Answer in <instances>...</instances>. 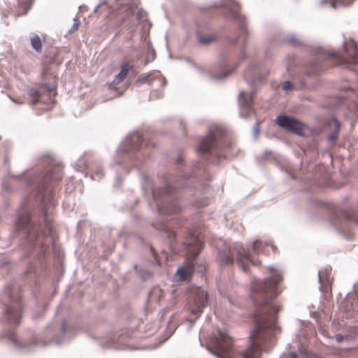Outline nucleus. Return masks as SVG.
Wrapping results in <instances>:
<instances>
[{
    "mask_svg": "<svg viewBox=\"0 0 358 358\" xmlns=\"http://www.w3.org/2000/svg\"><path fill=\"white\" fill-rule=\"evenodd\" d=\"M271 277L252 284L251 297L254 302L252 319L255 329L250 336V346L241 353L243 358H259L262 350L268 351L274 345V332L279 307L273 301L280 292L278 285L282 281L281 274L270 268Z\"/></svg>",
    "mask_w": 358,
    "mask_h": 358,
    "instance_id": "1",
    "label": "nucleus"
},
{
    "mask_svg": "<svg viewBox=\"0 0 358 358\" xmlns=\"http://www.w3.org/2000/svg\"><path fill=\"white\" fill-rule=\"evenodd\" d=\"M267 74L268 73L259 64L254 63L248 66L244 78L252 89L249 94L245 91L239 92L238 103L241 117L248 119L255 115V110L253 107L255 96L258 89L264 84Z\"/></svg>",
    "mask_w": 358,
    "mask_h": 358,
    "instance_id": "2",
    "label": "nucleus"
},
{
    "mask_svg": "<svg viewBox=\"0 0 358 358\" xmlns=\"http://www.w3.org/2000/svg\"><path fill=\"white\" fill-rule=\"evenodd\" d=\"M231 145V140L225 129L217 125H211L208 134L199 140L195 150L201 157H227L222 152Z\"/></svg>",
    "mask_w": 358,
    "mask_h": 358,
    "instance_id": "3",
    "label": "nucleus"
},
{
    "mask_svg": "<svg viewBox=\"0 0 358 358\" xmlns=\"http://www.w3.org/2000/svg\"><path fill=\"white\" fill-rule=\"evenodd\" d=\"M155 148V143L145 138L138 131H134L125 137L116 151L118 157H130L138 152L141 153L142 157H150L149 151Z\"/></svg>",
    "mask_w": 358,
    "mask_h": 358,
    "instance_id": "4",
    "label": "nucleus"
},
{
    "mask_svg": "<svg viewBox=\"0 0 358 358\" xmlns=\"http://www.w3.org/2000/svg\"><path fill=\"white\" fill-rule=\"evenodd\" d=\"M265 246L266 244L262 241H255L252 244V250H249L248 252H243L238 249L233 248L230 249L229 251L221 252L219 255V258L221 263L225 265L232 264L236 258L238 264L246 272L248 270V262L255 266L259 265L260 262L253 258L252 253H259L263 251Z\"/></svg>",
    "mask_w": 358,
    "mask_h": 358,
    "instance_id": "5",
    "label": "nucleus"
},
{
    "mask_svg": "<svg viewBox=\"0 0 358 358\" xmlns=\"http://www.w3.org/2000/svg\"><path fill=\"white\" fill-rule=\"evenodd\" d=\"M213 6L224 17L233 20L237 25L241 35H248L246 17L240 12L241 6L235 0H219L214 2Z\"/></svg>",
    "mask_w": 358,
    "mask_h": 358,
    "instance_id": "6",
    "label": "nucleus"
},
{
    "mask_svg": "<svg viewBox=\"0 0 358 358\" xmlns=\"http://www.w3.org/2000/svg\"><path fill=\"white\" fill-rule=\"evenodd\" d=\"M182 247L190 262L187 266L178 269L176 276L182 281L186 280L194 271L193 259L203 248V243L194 233L189 232L182 242Z\"/></svg>",
    "mask_w": 358,
    "mask_h": 358,
    "instance_id": "7",
    "label": "nucleus"
},
{
    "mask_svg": "<svg viewBox=\"0 0 358 358\" xmlns=\"http://www.w3.org/2000/svg\"><path fill=\"white\" fill-rule=\"evenodd\" d=\"M275 122L279 127L301 137H308L314 134L311 127L293 116L278 115L275 119Z\"/></svg>",
    "mask_w": 358,
    "mask_h": 358,
    "instance_id": "8",
    "label": "nucleus"
},
{
    "mask_svg": "<svg viewBox=\"0 0 358 358\" xmlns=\"http://www.w3.org/2000/svg\"><path fill=\"white\" fill-rule=\"evenodd\" d=\"M233 343L232 338L227 332L219 330L210 350L219 358H232Z\"/></svg>",
    "mask_w": 358,
    "mask_h": 358,
    "instance_id": "9",
    "label": "nucleus"
},
{
    "mask_svg": "<svg viewBox=\"0 0 358 358\" xmlns=\"http://www.w3.org/2000/svg\"><path fill=\"white\" fill-rule=\"evenodd\" d=\"M208 303V295L204 290L196 288L187 303V308L194 315L199 316L203 312Z\"/></svg>",
    "mask_w": 358,
    "mask_h": 358,
    "instance_id": "10",
    "label": "nucleus"
},
{
    "mask_svg": "<svg viewBox=\"0 0 358 358\" xmlns=\"http://www.w3.org/2000/svg\"><path fill=\"white\" fill-rule=\"evenodd\" d=\"M233 70L229 66L224 57L214 64L208 71L209 78L214 81H221L231 74Z\"/></svg>",
    "mask_w": 358,
    "mask_h": 358,
    "instance_id": "11",
    "label": "nucleus"
},
{
    "mask_svg": "<svg viewBox=\"0 0 358 358\" xmlns=\"http://www.w3.org/2000/svg\"><path fill=\"white\" fill-rule=\"evenodd\" d=\"M271 43L273 45L287 43L295 48L302 47L303 45V42L298 38L294 34H276L272 38Z\"/></svg>",
    "mask_w": 358,
    "mask_h": 358,
    "instance_id": "12",
    "label": "nucleus"
},
{
    "mask_svg": "<svg viewBox=\"0 0 358 358\" xmlns=\"http://www.w3.org/2000/svg\"><path fill=\"white\" fill-rule=\"evenodd\" d=\"M22 309L21 299L20 297L13 299L11 304L6 309V315L11 324H18L20 323Z\"/></svg>",
    "mask_w": 358,
    "mask_h": 358,
    "instance_id": "13",
    "label": "nucleus"
},
{
    "mask_svg": "<svg viewBox=\"0 0 358 358\" xmlns=\"http://www.w3.org/2000/svg\"><path fill=\"white\" fill-rule=\"evenodd\" d=\"M34 227V224L31 222L30 216L28 214L20 216L16 224L17 230H27L29 236H36V238H37L40 234L38 232H36Z\"/></svg>",
    "mask_w": 358,
    "mask_h": 358,
    "instance_id": "14",
    "label": "nucleus"
},
{
    "mask_svg": "<svg viewBox=\"0 0 358 358\" xmlns=\"http://www.w3.org/2000/svg\"><path fill=\"white\" fill-rule=\"evenodd\" d=\"M155 79L161 81V86L164 87L167 84V81L162 75L159 74V71H151L150 73H143L139 76L137 83L139 84H144L150 83Z\"/></svg>",
    "mask_w": 358,
    "mask_h": 358,
    "instance_id": "15",
    "label": "nucleus"
},
{
    "mask_svg": "<svg viewBox=\"0 0 358 358\" xmlns=\"http://www.w3.org/2000/svg\"><path fill=\"white\" fill-rule=\"evenodd\" d=\"M327 124L330 127L333 125L334 130L331 134L327 136V138L329 141L334 143L337 141L338 134L341 131V123L335 116H332L331 120L328 122Z\"/></svg>",
    "mask_w": 358,
    "mask_h": 358,
    "instance_id": "16",
    "label": "nucleus"
},
{
    "mask_svg": "<svg viewBox=\"0 0 358 358\" xmlns=\"http://www.w3.org/2000/svg\"><path fill=\"white\" fill-rule=\"evenodd\" d=\"M131 66L127 62H123L120 64V71L115 76L111 85L119 84L122 82L127 76Z\"/></svg>",
    "mask_w": 358,
    "mask_h": 358,
    "instance_id": "17",
    "label": "nucleus"
},
{
    "mask_svg": "<svg viewBox=\"0 0 358 358\" xmlns=\"http://www.w3.org/2000/svg\"><path fill=\"white\" fill-rule=\"evenodd\" d=\"M195 35L199 44L208 45L216 41V37L212 35H203L199 30H196Z\"/></svg>",
    "mask_w": 358,
    "mask_h": 358,
    "instance_id": "18",
    "label": "nucleus"
},
{
    "mask_svg": "<svg viewBox=\"0 0 358 358\" xmlns=\"http://www.w3.org/2000/svg\"><path fill=\"white\" fill-rule=\"evenodd\" d=\"M17 16L26 15L31 8V0H17Z\"/></svg>",
    "mask_w": 358,
    "mask_h": 358,
    "instance_id": "19",
    "label": "nucleus"
},
{
    "mask_svg": "<svg viewBox=\"0 0 358 358\" xmlns=\"http://www.w3.org/2000/svg\"><path fill=\"white\" fill-rule=\"evenodd\" d=\"M331 268L327 267L319 272V279L322 284H329L331 286L332 280L331 279Z\"/></svg>",
    "mask_w": 358,
    "mask_h": 358,
    "instance_id": "20",
    "label": "nucleus"
},
{
    "mask_svg": "<svg viewBox=\"0 0 358 358\" xmlns=\"http://www.w3.org/2000/svg\"><path fill=\"white\" fill-rule=\"evenodd\" d=\"M30 42L32 48L37 53L42 52V41L38 34H32L30 36Z\"/></svg>",
    "mask_w": 358,
    "mask_h": 358,
    "instance_id": "21",
    "label": "nucleus"
},
{
    "mask_svg": "<svg viewBox=\"0 0 358 358\" xmlns=\"http://www.w3.org/2000/svg\"><path fill=\"white\" fill-rule=\"evenodd\" d=\"M115 3L123 4L121 0H101V2L94 8V13H99V8L102 6H106L108 8H113L114 4Z\"/></svg>",
    "mask_w": 358,
    "mask_h": 358,
    "instance_id": "22",
    "label": "nucleus"
},
{
    "mask_svg": "<svg viewBox=\"0 0 358 358\" xmlns=\"http://www.w3.org/2000/svg\"><path fill=\"white\" fill-rule=\"evenodd\" d=\"M29 95L31 98V102L33 105L37 104L40 100L41 92L35 88H31L29 90Z\"/></svg>",
    "mask_w": 358,
    "mask_h": 358,
    "instance_id": "23",
    "label": "nucleus"
},
{
    "mask_svg": "<svg viewBox=\"0 0 358 358\" xmlns=\"http://www.w3.org/2000/svg\"><path fill=\"white\" fill-rule=\"evenodd\" d=\"M355 0H339L338 1H332L331 6L334 8H338V5L341 6H350L352 5Z\"/></svg>",
    "mask_w": 358,
    "mask_h": 358,
    "instance_id": "24",
    "label": "nucleus"
},
{
    "mask_svg": "<svg viewBox=\"0 0 358 358\" xmlns=\"http://www.w3.org/2000/svg\"><path fill=\"white\" fill-rule=\"evenodd\" d=\"M282 89L284 91H292L296 90V85L294 84L292 81L287 80L282 83Z\"/></svg>",
    "mask_w": 358,
    "mask_h": 358,
    "instance_id": "25",
    "label": "nucleus"
},
{
    "mask_svg": "<svg viewBox=\"0 0 358 358\" xmlns=\"http://www.w3.org/2000/svg\"><path fill=\"white\" fill-rule=\"evenodd\" d=\"M156 57V52L155 50H154V48H151L150 50H149L146 54V58H145V64H148V63L152 62L155 60Z\"/></svg>",
    "mask_w": 358,
    "mask_h": 358,
    "instance_id": "26",
    "label": "nucleus"
},
{
    "mask_svg": "<svg viewBox=\"0 0 358 358\" xmlns=\"http://www.w3.org/2000/svg\"><path fill=\"white\" fill-rule=\"evenodd\" d=\"M163 231L166 234V236L168 239H170L171 243L172 242V239L176 238V232L173 230L169 229L167 226H164Z\"/></svg>",
    "mask_w": 358,
    "mask_h": 358,
    "instance_id": "27",
    "label": "nucleus"
},
{
    "mask_svg": "<svg viewBox=\"0 0 358 358\" xmlns=\"http://www.w3.org/2000/svg\"><path fill=\"white\" fill-rule=\"evenodd\" d=\"M163 95H164V92L162 90H154L150 93V99L151 100L154 98L155 99H160L163 96Z\"/></svg>",
    "mask_w": 358,
    "mask_h": 358,
    "instance_id": "28",
    "label": "nucleus"
},
{
    "mask_svg": "<svg viewBox=\"0 0 358 358\" xmlns=\"http://www.w3.org/2000/svg\"><path fill=\"white\" fill-rule=\"evenodd\" d=\"M146 12L143 9L140 8L137 11V13L136 15V19L138 22H142L144 20V17L146 16Z\"/></svg>",
    "mask_w": 358,
    "mask_h": 358,
    "instance_id": "29",
    "label": "nucleus"
},
{
    "mask_svg": "<svg viewBox=\"0 0 358 358\" xmlns=\"http://www.w3.org/2000/svg\"><path fill=\"white\" fill-rule=\"evenodd\" d=\"M210 199L209 198H205L202 199L201 202L199 201H196L194 205L196 208H201L208 206L210 203Z\"/></svg>",
    "mask_w": 358,
    "mask_h": 358,
    "instance_id": "30",
    "label": "nucleus"
},
{
    "mask_svg": "<svg viewBox=\"0 0 358 358\" xmlns=\"http://www.w3.org/2000/svg\"><path fill=\"white\" fill-rule=\"evenodd\" d=\"M12 142L10 140H5L3 143L2 146L5 152V155H7V152L9 151V150L12 148ZM6 157V156H4Z\"/></svg>",
    "mask_w": 358,
    "mask_h": 358,
    "instance_id": "31",
    "label": "nucleus"
},
{
    "mask_svg": "<svg viewBox=\"0 0 358 358\" xmlns=\"http://www.w3.org/2000/svg\"><path fill=\"white\" fill-rule=\"evenodd\" d=\"M295 85L296 90H303L307 88V83L304 79L299 80V82Z\"/></svg>",
    "mask_w": 358,
    "mask_h": 358,
    "instance_id": "32",
    "label": "nucleus"
},
{
    "mask_svg": "<svg viewBox=\"0 0 358 358\" xmlns=\"http://www.w3.org/2000/svg\"><path fill=\"white\" fill-rule=\"evenodd\" d=\"M80 24V20L78 18H73V24L69 29V33H73L78 29V27Z\"/></svg>",
    "mask_w": 358,
    "mask_h": 358,
    "instance_id": "33",
    "label": "nucleus"
},
{
    "mask_svg": "<svg viewBox=\"0 0 358 358\" xmlns=\"http://www.w3.org/2000/svg\"><path fill=\"white\" fill-rule=\"evenodd\" d=\"M259 131H260V126H259V124L257 122L255 126H254V128H253V134L255 136V138L257 137V136L259 135Z\"/></svg>",
    "mask_w": 358,
    "mask_h": 358,
    "instance_id": "34",
    "label": "nucleus"
},
{
    "mask_svg": "<svg viewBox=\"0 0 358 358\" xmlns=\"http://www.w3.org/2000/svg\"><path fill=\"white\" fill-rule=\"evenodd\" d=\"M43 86H44L45 90L47 92H52V91H53V90L55 89V87H56V86H55V85H50V84H48V83H45V84L43 85Z\"/></svg>",
    "mask_w": 358,
    "mask_h": 358,
    "instance_id": "35",
    "label": "nucleus"
},
{
    "mask_svg": "<svg viewBox=\"0 0 358 358\" xmlns=\"http://www.w3.org/2000/svg\"><path fill=\"white\" fill-rule=\"evenodd\" d=\"M180 210V208L178 206H174L171 209L167 211V213H177Z\"/></svg>",
    "mask_w": 358,
    "mask_h": 358,
    "instance_id": "36",
    "label": "nucleus"
},
{
    "mask_svg": "<svg viewBox=\"0 0 358 358\" xmlns=\"http://www.w3.org/2000/svg\"><path fill=\"white\" fill-rule=\"evenodd\" d=\"M241 61H243L245 59H246L247 58V54H246V51L244 48H243L241 51Z\"/></svg>",
    "mask_w": 358,
    "mask_h": 358,
    "instance_id": "37",
    "label": "nucleus"
},
{
    "mask_svg": "<svg viewBox=\"0 0 358 358\" xmlns=\"http://www.w3.org/2000/svg\"><path fill=\"white\" fill-rule=\"evenodd\" d=\"M192 66L201 72L203 71V69L201 66H199L198 64H196L195 62H192Z\"/></svg>",
    "mask_w": 358,
    "mask_h": 358,
    "instance_id": "38",
    "label": "nucleus"
},
{
    "mask_svg": "<svg viewBox=\"0 0 358 358\" xmlns=\"http://www.w3.org/2000/svg\"><path fill=\"white\" fill-rule=\"evenodd\" d=\"M271 153H272V152H271V151L266 150V151L264 152V155H263L262 157H268L269 155H271Z\"/></svg>",
    "mask_w": 358,
    "mask_h": 358,
    "instance_id": "39",
    "label": "nucleus"
},
{
    "mask_svg": "<svg viewBox=\"0 0 358 358\" xmlns=\"http://www.w3.org/2000/svg\"><path fill=\"white\" fill-rule=\"evenodd\" d=\"M153 255H154V257H155V260H156L157 264L159 266H160V265H161V263H160V262L158 260V259H157V256H156V253H155L154 251H153Z\"/></svg>",
    "mask_w": 358,
    "mask_h": 358,
    "instance_id": "40",
    "label": "nucleus"
},
{
    "mask_svg": "<svg viewBox=\"0 0 358 358\" xmlns=\"http://www.w3.org/2000/svg\"><path fill=\"white\" fill-rule=\"evenodd\" d=\"M11 99H12V101H13V102H15V103H17V104H22V101H17V100H16L15 99H13V98H12Z\"/></svg>",
    "mask_w": 358,
    "mask_h": 358,
    "instance_id": "41",
    "label": "nucleus"
},
{
    "mask_svg": "<svg viewBox=\"0 0 358 358\" xmlns=\"http://www.w3.org/2000/svg\"><path fill=\"white\" fill-rule=\"evenodd\" d=\"M350 219L355 220L358 224V215H355L352 217H350Z\"/></svg>",
    "mask_w": 358,
    "mask_h": 358,
    "instance_id": "42",
    "label": "nucleus"
},
{
    "mask_svg": "<svg viewBox=\"0 0 358 358\" xmlns=\"http://www.w3.org/2000/svg\"><path fill=\"white\" fill-rule=\"evenodd\" d=\"M290 358H297V355L294 352L290 353Z\"/></svg>",
    "mask_w": 358,
    "mask_h": 358,
    "instance_id": "43",
    "label": "nucleus"
},
{
    "mask_svg": "<svg viewBox=\"0 0 358 358\" xmlns=\"http://www.w3.org/2000/svg\"><path fill=\"white\" fill-rule=\"evenodd\" d=\"M186 61L187 62H188L189 64H190L192 66V62H194L193 60H192L191 59L189 58H187L186 59Z\"/></svg>",
    "mask_w": 358,
    "mask_h": 358,
    "instance_id": "44",
    "label": "nucleus"
},
{
    "mask_svg": "<svg viewBox=\"0 0 358 358\" xmlns=\"http://www.w3.org/2000/svg\"><path fill=\"white\" fill-rule=\"evenodd\" d=\"M47 229L48 230V233L51 232V227L49 224H47Z\"/></svg>",
    "mask_w": 358,
    "mask_h": 358,
    "instance_id": "45",
    "label": "nucleus"
},
{
    "mask_svg": "<svg viewBox=\"0 0 358 358\" xmlns=\"http://www.w3.org/2000/svg\"><path fill=\"white\" fill-rule=\"evenodd\" d=\"M336 339H337L338 341H340L341 340V336L338 335V336H336Z\"/></svg>",
    "mask_w": 358,
    "mask_h": 358,
    "instance_id": "46",
    "label": "nucleus"
},
{
    "mask_svg": "<svg viewBox=\"0 0 358 358\" xmlns=\"http://www.w3.org/2000/svg\"><path fill=\"white\" fill-rule=\"evenodd\" d=\"M41 157H52L49 154H46V155H42Z\"/></svg>",
    "mask_w": 358,
    "mask_h": 358,
    "instance_id": "47",
    "label": "nucleus"
},
{
    "mask_svg": "<svg viewBox=\"0 0 358 358\" xmlns=\"http://www.w3.org/2000/svg\"><path fill=\"white\" fill-rule=\"evenodd\" d=\"M180 124H181L182 127H183L185 128V125H184L183 121H181Z\"/></svg>",
    "mask_w": 358,
    "mask_h": 358,
    "instance_id": "48",
    "label": "nucleus"
},
{
    "mask_svg": "<svg viewBox=\"0 0 358 358\" xmlns=\"http://www.w3.org/2000/svg\"><path fill=\"white\" fill-rule=\"evenodd\" d=\"M329 157H333V155H332V154L331 152H329Z\"/></svg>",
    "mask_w": 358,
    "mask_h": 358,
    "instance_id": "49",
    "label": "nucleus"
},
{
    "mask_svg": "<svg viewBox=\"0 0 358 358\" xmlns=\"http://www.w3.org/2000/svg\"><path fill=\"white\" fill-rule=\"evenodd\" d=\"M51 203H52V205H54L55 204L54 201H52Z\"/></svg>",
    "mask_w": 358,
    "mask_h": 358,
    "instance_id": "50",
    "label": "nucleus"
},
{
    "mask_svg": "<svg viewBox=\"0 0 358 358\" xmlns=\"http://www.w3.org/2000/svg\"><path fill=\"white\" fill-rule=\"evenodd\" d=\"M153 194H154V196H155V195H156V192H153Z\"/></svg>",
    "mask_w": 358,
    "mask_h": 358,
    "instance_id": "51",
    "label": "nucleus"
}]
</instances>
